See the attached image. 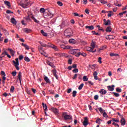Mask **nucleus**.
I'll return each mask as SVG.
<instances>
[{
  "label": "nucleus",
  "mask_w": 127,
  "mask_h": 127,
  "mask_svg": "<svg viewBox=\"0 0 127 127\" xmlns=\"http://www.w3.org/2000/svg\"><path fill=\"white\" fill-rule=\"evenodd\" d=\"M80 55H82L83 57H86L87 56V54L85 53H81V52H78V54L76 55V57H79Z\"/></svg>",
  "instance_id": "obj_11"
},
{
  "label": "nucleus",
  "mask_w": 127,
  "mask_h": 127,
  "mask_svg": "<svg viewBox=\"0 0 127 127\" xmlns=\"http://www.w3.org/2000/svg\"><path fill=\"white\" fill-rule=\"evenodd\" d=\"M51 47V48H53V49H54L55 51H58V48L57 47L50 43H48L47 47V48Z\"/></svg>",
  "instance_id": "obj_6"
},
{
  "label": "nucleus",
  "mask_w": 127,
  "mask_h": 127,
  "mask_svg": "<svg viewBox=\"0 0 127 127\" xmlns=\"http://www.w3.org/2000/svg\"><path fill=\"white\" fill-rule=\"evenodd\" d=\"M8 51H9L11 56H14V54H15V51H13L11 49H8Z\"/></svg>",
  "instance_id": "obj_13"
},
{
  "label": "nucleus",
  "mask_w": 127,
  "mask_h": 127,
  "mask_svg": "<svg viewBox=\"0 0 127 127\" xmlns=\"http://www.w3.org/2000/svg\"><path fill=\"white\" fill-rule=\"evenodd\" d=\"M76 95H77V91H76L75 90H74L72 92V97H76Z\"/></svg>",
  "instance_id": "obj_42"
},
{
  "label": "nucleus",
  "mask_w": 127,
  "mask_h": 127,
  "mask_svg": "<svg viewBox=\"0 0 127 127\" xmlns=\"http://www.w3.org/2000/svg\"><path fill=\"white\" fill-rule=\"evenodd\" d=\"M72 72L73 73H78V72H79V70L78 69V68H75L72 70Z\"/></svg>",
  "instance_id": "obj_47"
},
{
  "label": "nucleus",
  "mask_w": 127,
  "mask_h": 127,
  "mask_svg": "<svg viewBox=\"0 0 127 127\" xmlns=\"http://www.w3.org/2000/svg\"><path fill=\"white\" fill-rule=\"evenodd\" d=\"M107 12H109L108 16L109 17H111V16H112V15H114V13H113V12L112 11H107Z\"/></svg>",
  "instance_id": "obj_27"
},
{
  "label": "nucleus",
  "mask_w": 127,
  "mask_h": 127,
  "mask_svg": "<svg viewBox=\"0 0 127 127\" xmlns=\"http://www.w3.org/2000/svg\"><path fill=\"white\" fill-rule=\"evenodd\" d=\"M99 93L101 95H106L107 94V91H106V90L102 89L100 90Z\"/></svg>",
  "instance_id": "obj_15"
},
{
  "label": "nucleus",
  "mask_w": 127,
  "mask_h": 127,
  "mask_svg": "<svg viewBox=\"0 0 127 127\" xmlns=\"http://www.w3.org/2000/svg\"><path fill=\"white\" fill-rule=\"evenodd\" d=\"M18 78L20 82L21 81V73L20 72H19L18 73Z\"/></svg>",
  "instance_id": "obj_35"
},
{
  "label": "nucleus",
  "mask_w": 127,
  "mask_h": 127,
  "mask_svg": "<svg viewBox=\"0 0 127 127\" xmlns=\"http://www.w3.org/2000/svg\"><path fill=\"white\" fill-rule=\"evenodd\" d=\"M2 36V34L0 33V41H3V38H2L1 36Z\"/></svg>",
  "instance_id": "obj_55"
},
{
  "label": "nucleus",
  "mask_w": 127,
  "mask_h": 127,
  "mask_svg": "<svg viewBox=\"0 0 127 127\" xmlns=\"http://www.w3.org/2000/svg\"><path fill=\"white\" fill-rule=\"evenodd\" d=\"M57 4H58V5H59L60 6H62V5H63V3H62V2H61V1H57Z\"/></svg>",
  "instance_id": "obj_44"
},
{
  "label": "nucleus",
  "mask_w": 127,
  "mask_h": 127,
  "mask_svg": "<svg viewBox=\"0 0 127 127\" xmlns=\"http://www.w3.org/2000/svg\"><path fill=\"white\" fill-rule=\"evenodd\" d=\"M68 64H70V65H71V64H72V60L70 59L68 60Z\"/></svg>",
  "instance_id": "obj_64"
},
{
  "label": "nucleus",
  "mask_w": 127,
  "mask_h": 127,
  "mask_svg": "<svg viewBox=\"0 0 127 127\" xmlns=\"http://www.w3.org/2000/svg\"><path fill=\"white\" fill-rule=\"evenodd\" d=\"M99 99V96L96 95L94 96V99H95L96 100H98Z\"/></svg>",
  "instance_id": "obj_61"
},
{
  "label": "nucleus",
  "mask_w": 127,
  "mask_h": 127,
  "mask_svg": "<svg viewBox=\"0 0 127 127\" xmlns=\"http://www.w3.org/2000/svg\"><path fill=\"white\" fill-rule=\"evenodd\" d=\"M23 30L26 33H29V32H30V31H31V30L30 29H28V28H24V29H23Z\"/></svg>",
  "instance_id": "obj_22"
},
{
  "label": "nucleus",
  "mask_w": 127,
  "mask_h": 127,
  "mask_svg": "<svg viewBox=\"0 0 127 127\" xmlns=\"http://www.w3.org/2000/svg\"><path fill=\"white\" fill-rule=\"evenodd\" d=\"M0 74L2 76V80H6V77H5V76H6L5 72H4V71H1L0 72Z\"/></svg>",
  "instance_id": "obj_14"
},
{
  "label": "nucleus",
  "mask_w": 127,
  "mask_h": 127,
  "mask_svg": "<svg viewBox=\"0 0 127 127\" xmlns=\"http://www.w3.org/2000/svg\"><path fill=\"white\" fill-rule=\"evenodd\" d=\"M112 125H113L114 126H115V127H120V125H119L118 124H117L115 122L112 123Z\"/></svg>",
  "instance_id": "obj_52"
},
{
  "label": "nucleus",
  "mask_w": 127,
  "mask_h": 127,
  "mask_svg": "<svg viewBox=\"0 0 127 127\" xmlns=\"http://www.w3.org/2000/svg\"><path fill=\"white\" fill-rule=\"evenodd\" d=\"M72 67L75 69L77 68V64H74L72 65Z\"/></svg>",
  "instance_id": "obj_60"
},
{
  "label": "nucleus",
  "mask_w": 127,
  "mask_h": 127,
  "mask_svg": "<svg viewBox=\"0 0 127 127\" xmlns=\"http://www.w3.org/2000/svg\"><path fill=\"white\" fill-rule=\"evenodd\" d=\"M64 35L65 36L70 37L73 35V31L71 28H68L64 31Z\"/></svg>",
  "instance_id": "obj_3"
},
{
  "label": "nucleus",
  "mask_w": 127,
  "mask_h": 127,
  "mask_svg": "<svg viewBox=\"0 0 127 127\" xmlns=\"http://www.w3.org/2000/svg\"><path fill=\"white\" fill-rule=\"evenodd\" d=\"M41 50H42V48H39V51L40 52L41 54L45 57H47V55H46V53L43 51L41 52Z\"/></svg>",
  "instance_id": "obj_10"
},
{
  "label": "nucleus",
  "mask_w": 127,
  "mask_h": 127,
  "mask_svg": "<svg viewBox=\"0 0 127 127\" xmlns=\"http://www.w3.org/2000/svg\"><path fill=\"white\" fill-rule=\"evenodd\" d=\"M39 43H40V45H41V46L43 47H47V45L41 42H39Z\"/></svg>",
  "instance_id": "obj_34"
},
{
  "label": "nucleus",
  "mask_w": 127,
  "mask_h": 127,
  "mask_svg": "<svg viewBox=\"0 0 127 127\" xmlns=\"http://www.w3.org/2000/svg\"><path fill=\"white\" fill-rule=\"evenodd\" d=\"M96 66H97V64H96L91 65L90 68H91V69H96Z\"/></svg>",
  "instance_id": "obj_39"
},
{
  "label": "nucleus",
  "mask_w": 127,
  "mask_h": 127,
  "mask_svg": "<svg viewBox=\"0 0 127 127\" xmlns=\"http://www.w3.org/2000/svg\"><path fill=\"white\" fill-rule=\"evenodd\" d=\"M51 111H52V112H53V113H54V114H55V115H58V114H59L58 109H57V108H55L54 107H52V108H51Z\"/></svg>",
  "instance_id": "obj_9"
},
{
  "label": "nucleus",
  "mask_w": 127,
  "mask_h": 127,
  "mask_svg": "<svg viewBox=\"0 0 127 127\" xmlns=\"http://www.w3.org/2000/svg\"><path fill=\"white\" fill-rule=\"evenodd\" d=\"M72 92V89L69 88L67 90V94H70Z\"/></svg>",
  "instance_id": "obj_58"
},
{
  "label": "nucleus",
  "mask_w": 127,
  "mask_h": 127,
  "mask_svg": "<svg viewBox=\"0 0 127 127\" xmlns=\"http://www.w3.org/2000/svg\"><path fill=\"white\" fill-rule=\"evenodd\" d=\"M13 63V65H14L15 67L16 68V70H19V62H18V59H15V61H12Z\"/></svg>",
  "instance_id": "obj_5"
},
{
  "label": "nucleus",
  "mask_w": 127,
  "mask_h": 127,
  "mask_svg": "<svg viewBox=\"0 0 127 127\" xmlns=\"http://www.w3.org/2000/svg\"><path fill=\"white\" fill-rule=\"evenodd\" d=\"M72 14H73L74 16H80V15L76 12L73 13Z\"/></svg>",
  "instance_id": "obj_54"
},
{
  "label": "nucleus",
  "mask_w": 127,
  "mask_h": 127,
  "mask_svg": "<svg viewBox=\"0 0 127 127\" xmlns=\"http://www.w3.org/2000/svg\"><path fill=\"white\" fill-rule=\"evenodd\" d=\"M30 3L28 0H22L19 3V5L23 8H27V6L29 5Z\"/></svg>",
  "instance_id": "obj_2"
},
{
  "label": "nucleus",
  "mask_w": 127,
  "mask_h": 127,
  "mask_svg": "<svg viewBox=\"0 0 127 127\" xmlns=\"http://www.w3.org/2000/svg\"><path fill=\"white\" fill-rule=\"evenodd\" d=\"M112 31V27H108L106 28V32H111Z\"/></svg>",
  "instance_id": "obj_32"
},
{
  "label": "nucleus",
  "mask_w": 127,
  "mask_h": 127,
  "mask_svg": "<svg viewBox=\"0 0 127 127\" xmlns=\"http://www.w3.org/2000/svg\"><path fill=\"white\" fill-rule=\"evenodd\" d=\"M44 79L47 83H50V80H49V78H48V77L45 76Z\"/></svg>",
  "instance_id": "obj_28"
},
{
  "label": "nucleus",
  "mask_w": 127,
  "mask_h": 127,
  "mask_svg": "<svg viewBox=\"0 0 127 127\" xmlns=\"http://www.w3.org/2000/svg\"><path fill=\"white\" fill-rule=\"evenodd\" d=\"M4 3L7 6L10 7V3L8 1H4Z\"/></svg>",
  "instance_id": "obj_31"
},
{
  "label": "nucleus",
  "mask_w": 127,
  "mask_h": 127,
  "mask_svg": "<svg viewBox=\"0 0 127 127\" xmlns=\"http://www.w3.org/2000/svg\"><path fill=\"white\" fill-rule=\"evenodd\" d=\"M82 79H83V82H87L89 80V78H88V76H87V75H84Z\"/></svg>",
  "instance_id": "obj_23"
},
{
  "label": "nucleus",
  "mask_w": 127,
  "mask_h": 127,
  "mask_svg": "<svg viewBox=\"0 0 127 127\" xmlns=\"http://www.w3.org/2000/svg\"><path fill=\"white\" fill-rule=\"evenodd\" d=\"M113 94H114V96H115V97H120V94L119 93L113 92Z\"/></svg>",
  "instance_id": "obj_53"
},
{
  "label": "nucleus",
  "mask_w": 127,
  "mask_h": 127,
  "mask_svg": "<svg viewBox=\"0 0 127 127\" xmlns=\"http://www.w3.org/2000/svg\"><path fill=\"white\" fill-rule=\"evenodd\" d=\"M96 48V42L93 41L91 44V47H87L86 48V50L87 51H89V52H92V53H95V52H97V50H94Z\"/></svg>",
  "instance_id": "obj_1"
},
{
  "label": "nucleus",
  "mask_w": 127,
  "mask_h": 127,
  "mask_svg": "<svg viewBox=\"0 0 127 127\" xmlns=\"http://www.w3.org/2000/svg\"><path fill=\"white\" fill-rule=\"evenodd\" d=\"M19 60H22V59H23V56H22V55L19 56Z\"/></svg>",
  "instance_id": "obj_59"
},
{
  "label": "nucleus",
  "mask_w": 127,
  "mask_h": 127,
  "mask_svg": "<svg viewBox=\"0 0 127 127\" xmlns=\"http://www.w3.org/2000/svg\"><path fill=\"white\" fill-rule=\"evenodd\" d=\"M98 1H100L101 3H104V4L107 3V1H105L104 0H98Z\"/></svg>",
  "instance_id": "obj_43"
},
{
  "label": "nucleus",
  "mask_w": 127,
  "mask_h": 127,
  "mask_svg": "<svg viewBox=\"0 0 127 127\" xmlns=\"http://www.w3.org/2000/svg\"><path fill=\"white\" fill-rule=\"evenodd\" d=\"M47 64L48 65H49V66H51V67H53V68H54V67H55V66H54V64H53L52 63H51L49 61H48L47 62Z\"/></svg>",
  "instance_id": "obj_25"
},
{
  "label": "nucleus",
  "mask_w": 127,
  "mask_h": 127,
  "mask_svg": "<svg viewBox=\"0 0 127 127\" xmlns=\"http://www.w3.org/2000/svg\"><path fill=\"white\" fill-rule=\"evenodd\" d=\"M103 117L104 118H108V117H109V116H108V114H107V113L103 112Z\"/></svg>",
  "instance_id": "obj_50"
},
{
  "label": "nucleus",
  "mask_w": 127,
  "mask_h": 127,
  "mask_svg": "<svg viewBox=\"0 0 127 127\" xmlns=\"http://www.w3.org/2000/svg\"><path fill=\"white\" fill-rule=\"evenodd\" d=\"M85 28L88 29V30H94V27L93 26H86Z\"/></svg>",
  "instance_id": "obj_18"
},
{
  "label": "nucleus",
  "mask_w": 127,
  "mask_h": 127,
  "mask_svg": "<svg viewBox=\"0 0 127 127\" xmlns=\"http://www.w3.org/2000/svg\"><path fill=\"white\" fill-rule=\"evenodd\" d=\"M62 117L65 121H67L68 120H72V117L71 115H68V114L66 112L63 113Z\"/></svg>",
  "instance_id": "obj_4"
},
{
  "label": "nucleus",
  "mask_w": 127,
  "mask_h": 127,
  "mask_svg": "<svg viewBox=\"0 0 127 127\" xmlns=\"http://www.w3.org/2000/svg\"><path fill=\"white\" fill-rule=\"evenodd\" d=\"M105 25H110L111 24V21L110 20H108L107 21L106 20V19H104Z\"/></svg>",
  "instance_id": "obj_17"
},
{
  "label": "nucleus",
  "mask_w": 127,
  "mask_h": 127,
  "mask_svg": "<svg viewBox=\"0 0 127 127\" xmlns=\"http://www.w3.org/2000/svg\"><path fill=\"white\" fill-rule=\"evenodd\" d=\"M89 125V120L88 119V117H85L84 121L83 122V125L84 127H87Z\"/></svg>",
  "instance_id": "obj_7"
},
{
  "label": "nucleus",
  "mask_w": 127,
  "mask_h": 127,
  "mask_svg": "<svg viewBox=\"0 0 127 127\" xmlns=\"http://www.w3.org/2000/svg\"><path fill=\"white\" fill-rule=\"evenodd\" d=\"M69 43H72L73 44H75L76 43V40L73 39H70L69 40Z\"/></svg>",
  "instance_id": "obj_26"
},
{
  "label": "nucleus",
  "mask_w": 127,
  "mask_h": 127,
  "mask_svg": "<svg viewBox=\"0 0 127 127\" xmlns=\"http://www.w3.org/2000/svg\"><path fill=\"white\" fill-rule=\"evenodd\" d=\"M98 62H99V63H100V64H102V58L99 57L98 58Z\"/></svg>",
  "instance_id": "obj_51"
},
{
  "label": "nucleus",
  "mask_w": 127,
  "mask_h": 127,
  "mask_svg": "<svg viewBox=\"0 0 127 127\" xmlns=\"http://www.w3.org/2000/svg\"><path fill=\"white\" fill-rule=\"evenodd\" d=\"M11 74L13 77H15V76H16V71H13Z\"/></svg>",
  "instance_id": "obj_49"
},
{
  "label": "nucleus",
  "mask_w": 127,
  "mask_h": 127,
  "mask_svg": "<svg viewBox=\"0 0 127 127\" xmlns=\"http://www.w3.org/2000/svg\"><path fill=\"white\" fill-rule=\"evenodd\" d=\"M32 19H33V20H34V21L35 22H36V23H38L39 22V21L37 20V19H36V18H35V17H34V16H32L31 17Z\"/></svg>",
  "instance_id": "obj_30"
},
{
  "label": "nucleus",
  "mask_w": 127,
  "mask_h": 127,
  "mask_svg": "<svg viewBox=\"0 0 127 127\" xmlns=\"http://www.w3.org/2000/svg\"><path fill=\"white\" fill-rule=\"evenodd\" d=\"M24 19L26 20L27 22H29V21H30L31 19H30V18L29 17V16H26L25 17H24Z\"/></svg>",
  "instance_id": "obj_21"
},
{
  "label": "nucleus",
  "mask_w": 127,
  "mask_h": 127,
  "mask_svg": "<svg viewBox=\"0 0 127 127\" xmlns=\"http://www.w3.org/2000/svg\"><path fill=\"white\" fill-rule=\"evenodd\" d=\"M10 93H13L14 92V86H11L10 89Z\"/></svg>",
  "instance_id": "obj_36"
},
{
  "label": "nucleus",
  "mask_w": 127,
  "mask_h": 127,
  "mask_svg": "<svg viewBox=\"0 0 127 127\" xmlns=\"http://www.w3.org/2000/svg\"><path fill=\"white\" fill-rule=\"evenodd\" d=\"M24 60L26 62H29V61H30V59H29L28 57H24Z\"/></svg>",
  "instance_id": "obj_40"
},
{
  "label": "nucleus",
  "mask_w": 127,
  "mask_h": 127,
  "mask_svg": "<svg viewBox=\"0 0 127 127\" xmlns=\"http://www.w3.org/2000/svg\"><path fill=\"white\" fill-rule=\"evenodd\" d=\"M41 33L43 35V36H47V33H45L44 31L41 30Z\"/></svg>",
  "instance_id": "obj_33"
},
{
  "label": "nucleus",
  "mask_w": 127,
  "mask_h": 127,
  "mask_svg": "<svg viewBox=\"0 0 127 127\" xmlns=\"http://www.w3.org/2000/svg\"><path fill=\"white\" fill-rule=\"evenodd\" d=\"M57 71L56 70V69H54L53 70V74H54V76L56 78L57 80H58V75H57Z\"/></svg>",
  "instance_id": "obj_16"
},
{
  "label": "nucleus",
  "mask_w": 127,
  "mask_h": 127,
  "mask_svg": "<svg viewBox=\"0 0 127 127\" xmlns=\"http://www.w3.org/2000/svg\"><path fill=\"white\" fill-rule=\"evenodd\" d=\"M107 88L109 91H114L115 90V85L108 86Z\"/></svg>",
  "instance_id": "obj_12"
},
{
  "label": "nucleus",
  "mask_w": 127,
  "mask_h": 127,
  "mask_svg": "<svg viewBox=\"0 0 127 127\" xmlns=\"http://www.w3.org/2000/svg\"><path fill=\"white\" fill-rule=\"evenodd\" d=\"M116 91L117 92H118V93H121L122 92V89L121 88H117Z\"/></svg>",
  "instance_id": "obj_56"
},
{
  "label": "nucleus",
  "mask_w": 127,
  "mask_h": 127,
  "mask_svg": "<svg viewBox=\"0 0 127 127\" xmlns=\"http://www.w3.org/2000/svg\"><path fill=\"white\" fill-rule=\"evenodd\" d=\"M83 87H84V83H82L79 86L78 90H82Z\"/></svg>",
  "instance_id": "obj_38"
},
{
  "label": "nucleus",
  "mask_w": 127,
  "mask_h": 127,
  "mask_svg": "<svg viewBox=\"0 0 127 127\" xmlns=\"http://www.w3.org/2000/svg\"><path fill=\"white\" fill-rule=\"evenodd\" d=\"M110 56H111V57H113L114 56H115V57H117V56H119V54H114V53H111L110 54Z\"/></svg>",
  "instance_id": "obj_37"
},
{
  "label": "nucleus",
  "mask_w": 127,
  "mask_h": 127,
  "mask_svg": "<svg viewBox=\"0 0 127 127\" xmlns=\"http://www.w3.org/2000/svg\"><path fill=\"white\" fill-rule=\"evenodd\" d=\"M61 48H63V49H68L69 48V46H65L64 45H61Z\"/></svg>",
  "instance_id": "obj_24"
},
{
  "label": "nucleus",
  "mask_w": 127,
  "mask_h": 127,
  "mask_svg": "<svg viewBox=\"0 0 127 127\" xmlns=\"http://www.w3.org/2000/svg\"><path fill=\"white\" fill-rule=\"evenodd\" d=\"M11 22L13 24H16V21L15 20V19H14V18H12L11 19Z\"/></svg>",
  "instance_id": "obj_29"
},
{
  "label": "nucleus",
  "mask_w": 127,
  "mask_h": 127,
  "mask_svg": "<svg viewBox=\"0 0 127 127\" xmlns=\"http://www.w3.org/2000/svg\"><path fill=\"white\" fill-rule=\"evenodd\" d=\"M40 12H41V13H43L45 12V9L44 8H41L40 9Z\"/></svg>",
  "instance_id": "obj_45"
},
{
  "label": "nucleus",
  "mask_w": 127,
  "mask_h": 127,
  "mask_svg": "<svg viewBox=\"0 0 127 127\" xmlns=\"http://www.w3.org/2000/svg\"><path fill=\"white\" fill-rule=\"evenodd\" d=\"M112 122H115V123H119L120 122V120H119L118 119H112Z\"/></svg>",
  "instance_id": "obj_48"
},
{
  "label": "nucleus",
  "mask_w": 127,
  "mask_h": 127,
  "mask_svg": "<svg viewBox=\"0 0 127 127\" xmlns=\"http://www.w3.org/2000/svg\"><path fill=\"white\" fill-rule=\"evenodd\" d=\"M98 110L101 114H103V113H104V112H105V111L103 110V109L102 108H99Z\"/></svg>",
  "instance_id": "obj_46"
},
{
  "label": "nucleus",
  "mask_w": 127,
  "mask_h": 127,
  "mask_svg": "<svg viewBox=\"0 0 127 127\" xmlns=\"http://www.w3.org/2000/svg\"><path fill=\"white\" fill-rule=\"evenodd\" d=\"M101 121L102 120L99 118L96 120V123L98 124L99 125H101Z\"/></svg>",
  "instance_id": "obj_41"
},
{
  "label": "nucleus",
  "mask_w": 127,
  "mask_h": 127,
  "mask_svg": "<svg viewBox=\"0 0 127 127\" xmlns=\"http://www.w3.org/2000/svg\"><path fill=\"white\" fill-rule=\"evenodd\" d=\"M121 123L122 126H125L126 125V120H125V118H122L121 119Z\"/></svg>",
  "instance_id": "obj_19"
},
{
  "label": "nucleus",
  "mask_w": 127,
  "mask_h": 127,
  "mask_svg": "<svg viewBox=\"0 0 127 127\" xmlns=\"http://www.w3.org/2000/svg\"><path fill=\"white\" fill-rule=\"evenodd\" d=\"M42 105L44 109V111L45 112H47V105H46V104H44V103H42Z\"/></svg>",
  "instance_id": "obj_20"
},
{
  "label": "nucleus",
  "mask_w": 127,
  "mask_h": 127,
  "mask_svg": "<svg viewBox=\"0 0 127 127\" xmlns=\"http://www.w3.org/2000/svg\"><path fill=\"white\" fill-rule=\"evenodd\" d=\"M110 39H114L115 38V37H114L112 35H109L108 36Z\"/></svg>",
  "instance_id": "obj_62"
},
{
  "label": "nucleus",
  "mask_w": 127,
  "mask_h": 127,
  "mask_svg": "<svg viewBox=\"0 0 127 127\" xmlns=\"http://www.w3.org/2000/svg\"><path fill=\"white\" fill-rule=\"evenodd\" d=\"M24 47L25 49H27V50H29V47L27 45H25Z\"/></svg>",
  "instance_id": "obj_57"
},
{
  "label": "nucleus",
  "mask_w": 127,
  "mask_h": 127,
  "mask_svg": "<svg viewBox=\"0 0 127 127\" xmlns=\"http://www.w3.org/2000/svg\"><path fill=\"white\" fill-rule=\"evenodd\" d=\"M79 52H80V50L79 49H73L70 51V54H72V55L76 54L77 55V54H78V53H79Z\"/></svg>",
  "instance_id": "obj_8"
},
{
  "label": "nucleus",
  "mask_w": 127,
  "mask_h": 127,
  "mask_svg": "<svg viewBox=\"0 0 127 127\" xmlns=\"http://www.w3.org/2000/svg\"><path fill=\"white\" fill-rule=\"evenodd\" d=\"M93 76H98V72L97 71H95L94 73H93Z\"/></svg>",
  "instance_id": "obj_63"
}]
</instances>
